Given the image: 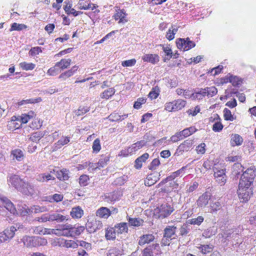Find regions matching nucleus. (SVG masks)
<instances>
[{
    "label": "nucleus",
    "instance_id": "f257e3e1",
    "mask_svg": "<svg viewBox=\"0 0 256 256\" xmlns=\"http://www.w3.org/2000/svg\"><path fill=\"white\" fill-rule=\"evenodd\" d=\"M255 176L254 167L248 168L242 174L238 190V194L240 202H248L253 194V182Z\"/></svg>",
    "mask_w": 256,
    "mask_h": 256
},
{
    "label": "nucleus",
    "instance_id": "f03ea898",
    "mask_svg": "<svg viewBox=\"0 0 256 256\" xmlns=\"http://www.w3.org/2000/svg\"><path fill=\"white\" fill-rule=\"evenodd\" d=\"M22 240L24 244L26 247H36L39 246H44L47 244L46 239L38 236H25Z\"/></svg>",
    "mask_w": 256,
    "mask_h": 256
},
{
    "label": "nucleus",
    "instance_id": "7ed1b4c3",
    "mask_svg": "<svg viewBox=\"0 0 256 256\" xmlns=\"http://www.w3.org/2000/svg\"><path fill=\"white\" fill-rule=\"evenodd\" d=\"M176 44L179 50H182L183 51L188 50L196 46L195 42L190 40L188 38L177 39Z\"/></svg>",
    "mask_w": 256,
    "mask_h": 256
},
{
    "label": "nucleus",
    "instance_id": "20e7f679",
    "mask_svg": "<svg viewBox=\"0 0 256 256\" xmlns=\"http://www.w3.org/2000/svg\"><path fill=\"white\" fill-rule=\"evenodd\" d=\"M194 141L190 139H188L182 143L177 148L174 153V156H180L184 152L189 151L193 146Z\"/></svg>",
    "mask_w": 256,
    "mask_h": 256
},
{
    "label": "nucleus",
    "instance_id": "39448f33",
    "mask_svg": "<svg viewBox=\"0 0 256 256\" xmlns=\"http://www.w3.org/2000/svg\"><path fill=\"white\" fill-rule=\"evenodd\" d=\"M19 192L24 195L32 196L36 193V190L32 184L24 180Z\"/></svg>",
    "mask_w": 256,
    "mask_h": 256
},
{
    "label": "nucleus",
    "instance_id": "423d86ee",
    "mask_svg": "<svg viewBox=\"0 0 256 256\" xmlns=\"http://www.w3.org/2000/svg\"><path fill=\"white\" fill-rule=\"evenodd\" d=\"M24 181V180L21 178L18 175L11 174L8 177V184L14 187L18 192Z\"/></svg>",
    "mask_w": 256,
    "mask_h": 256
},
{
    "label": "nucleus",
    "instance_id": "0eeeda50",
    "mask_svg": "<svg viewBox=\"0 0 256 256\" xmlns=\"http://www.w3.org/2000/svg\"><path fill=\"white\" fill-rule=\"evenodd\" d=\"M16 230V228L12 226L10 229L6 228L0 232V242H4L11 240L14 236Z\"/></svg>",
    "mask_w": 256,
    "mask_h": 256
},
{
    "label": "nucleus",
    "instance_id": "6e6552de",
    "mask_svg": "<svg viewBox=\"0 0 256 256\" xmlns=\"http://www.w3.org/2000/svg\"><path fill=\"white\" fill-rule=\"evenodd\" d=\"M158 218H164L169 216L174 210L173 207L168 204H162L158 210Z\"/></svg>",
    "mask_w": 256,
    "mask_h": 256
},
{
    "label": "nucleus",
    "instance_id": "1a4fd4ad",
    "mask_svg": "<svg viewBox=\"0 0 256 256\" xmlns=\"http://www.w3.org/2000/svg\"><path fill=\"white\" fill-rule=\"evenodd\" d=\"M102 227V222L98 220H92L88 221L86 224V228L89 233H94L96 230L100 229Z\"/></svg>",
    "mask_w": 256,
    "mask_h": 256
},
{
    "label": "nucleus",
    "instance_id": "9d476101",
    "mask_svg": "<svg viewBox=\"0 0 256 256\" xmlns=\"http://www.w3.org/2000/svg\"><path fill=\"white\" fill-rule=\"evenodd\" d=\"M0 200L2 202L3 206L6 210L13 214L17 213V210L14 204L6 197L0 194Z\"/></svg>",
    "mask_w": 256,
    "mask_h": 256
},
{
    "label": "nucleus",
    "instance_id": "9b49d317",
    "mask_svg": "<svg viewBox=\"0 0 256 256\" xmlns=\"http://www.w3.org/2000/svg\"><path fill=\"white\" fill-rule=\"evenodd\" d=\"M96 6V4L90 3V0H80L76 8L80 10H94Z\"/></svg>",
    "mask_w": 256,
    "mask_h": 256
},
{
    "label": "nucleus",
    "instance_id": "f8f14e48",
    "mask_svg": "<svg viewBox=\"0 0 256 256\" xmlns=\"http://www.w3.org/2000/svg\"><path fill=\"white\" fill-rule=\"evenodd\" d=\"M210 195L208 192H204L200 196L197 200V205L199 207H205L208 204Z\"/></svg>",
    "mask_w": 256,
    "mask_h": 256
},
{
    "label": "nucleus",
    "instance_id": "ddd939ff",
    "mask_svg": "<svg viewBox=\"0 0 256 256\" xmlns=\"http://www.w3.org/2000/svg\"><path fill=\"white\" fill-rule=\"evenodd\" d=\"M68 216H64L58 212L50 214V221H56L58 222H63L68 219Z\"/></svg>",
    "mask_w": 256,
    "mask_h": 256
},
{
    "label": "nucleus",
    "instance_id": "4468645a",
    "mask_svg": "<svg viewBox=\"0 0 256 256\" xmlns=\"http://www.w3.org/2000/svg\"><path fill=\"white\" fill-rule=\"evenodd\" d=\"M142 58L144 62L156 64L159 62L160 57L156 54H146L143 56Z\"/></svg>",
    "mask_w": 256,
    "mask_h": 256
},
{
    "label": "nucleus",
    "instance_id": "2eb2a0df",
    "mask_svg": "<svg viewBox=\"0 0 256 256\" xmlns=\"http://www.w3.org/2000/svg\"><path fill=\"white\" fill-rule=\"evenodd\" d=\"M160 174L157 172L148 174L146 178V180L145 181V185L150 186L154 184L160 179Z\"/></svg>",
    "mask_w": 256,
    "mask_h": 256
},
{
    "label": "nucleus",
    "instance_id": "dca6fc26",
    "mask_svg": "<svg viewBox=\"0 0 256 256\" xmlns=\"http://www.w3.org/2000/svg\"><path fill=\"white\" fill-rule=\"evenodd\" d=\"M176 229L177 228L174 225L166 226L164 230V237L174 238V237L172 236L176 235Z\"/></svg>",
    "mask_w": 256,
    "mask_h": 256
},
{
    "label": "nucleus",
    "instance_id": "f3484780",
    "mask_svg": "<svg viewBox=\"0 0 256 256\" xmlns=\"http://www.w3.org/2000/svg\"><path fill=\"white\" fill-rule=\"evenodd\" d=\"M17 213L16 214H20L22 216H25L27 215L30 212V209L24 204L20 202L18 204Z\"/></svg>",
    "mask_w": 256,
    "mask_h": 256
},
{
    "label": "nucleus",
    "instance_id": "a211bd4d",
    "mask_svg": "<svg viewBox=\"0 0 256 256\" xmlns=\"http://www.w3.org/2000/svg\"><path fill=\"white\" fill-rule=\"evenodd\" d=\"M154 239V236L152 234H144L140 237L138 244L143 246L146 244H148L152 242Z\"/></svg>",
    "mask_w": 256,
    "mask_h": 256
},
{
    "label": "nucleus",
    "instance_id": "6ab92c4d",
    "mask_svg": "<svg viewBox=\"0 0 256 256\" xmlns=\"http://www.w3.org/2000/svg\"><path fill=\"white\" fill-rule=\"evenodd\" d=\"M36 179L38 182H44L50 180H54L55 178L50 174L42 173L36 175Z\"/></svg>",
    "mask_w": 256,
    "mask_h": 256
},
{
    "label": "nucleus",
    "instance_id": "aec40b11",
    "mask_svg": "<svg viewBox=\"0 0 256 256\" xmlns=\"http://www.w3.org/2000/svg\"><path fill=\"white\" fill-rule=\"evenodd\" d=\"M116 232L118 234L127 233L128 232V224L126 222H120L114 226Z\"/></svg>",
    "mask_w": 256,
    "mask_h": 256
},
{
    "label": "nucleus",
    "instance_id": "412c9836",
    "mask_svg": "<svg viewBox=\"0 0 256 256\" xmlns=\"http://www.w3.org/2000/svg\"><path fill=\"white\" fill-rule=\"evenodd\" d=\"M110 215V210L106 207H101L96 212V216L102 218H107Z\"/></svg>",
    "mask_w": 256,
    "mask_h": 256
},
{
    "label": "nucleus",
    "instance_id": "4be33fe9",
    "mask_svg": "<svg viewBox=\"0 0 256 256\" xmlns=\"http://www.w3.org/2000/svg\"><path fill=\"white\" fill-rule=\"evenodd\" d=\"M148 157L149 154L148 153H144L140 156L138 158L135 160V168L137 169L140 168L142 166V162H145Z\"/></svg>",
    "mask_w": 256,
    "mask_h": 256
},
{
    "label": "nucleus",
    "instance_id": "5701e85b",
    "mask_svg": "<svg viewBox=\"0 0 256 256\" xmlns=\"http://www.w3.org/2000/svg\"><path fill=\"white\" fill-rule=\"evenodd\" d=\"M78 66H74L73 67H72L70 70L61 74L58 78H59L65 80L67 78L74 75V74L78 70Z\"/></svg>",
    "mask_w": 256,
    "mask_h": 256
},
{
    "label": "nucleus",
    "instance_id": "b1692460",
    "mask_svg": "<svg viewBox=\"0 0 256 256\" xmlns=\"http://www.w3.org/2000/svg\"><path fill=\"white\" fill-rule=\"evenodd\" d=\"M243 142L242 138L238 134H232L230 140V144L232 146H240Z\"/></svg>",
    "mask_w": 256,
    "mask_h": 256
},
{
    "label": "nucleus",
    "instance_id": "393cba45",
    "mask_svg": "<svg viewBox=\"0 0 256 256\" xmlns=\"http://www.w3.org/2000/svg\"><path fill=\"white\" fill-rule=\"evenodd\" d=\"M186 166H182L178 170L172 172L169 176H167L170 181L173 180L176 178L178 176H182L184 173Z\"/></svg>",
    "mask_w": 256,
    "mask_h": 256
},
{
    "label": "nucleus",
    "instance_id": "a878e982",
    "mask_svg": "<svg viewBox=\"0 0 256 256\" xmlns=\"http://www.w3.org/2000/svg\"><path fill=\"white\" fill-rule=\"evenodd\" d=\"M11 155L18 161H22L24 160V155L23 151L20 149L16 148L11 151Z\"/></svg>",
    "mask_w": 256,
    "mask_h": 256
},
{
    "label": "nucleus",
    "instance_id": "bb28decb",
    "mask_svg": "<svg viewBox=\"0 0 256 256\" xmlns=\"http://www.w3.org/2000/svg\"><path fill=\"white\" fill-rule=\"evenodd\" d=\"M206 96V93L203 88H199L198 90H195L192 94V100H200Z\"/></svg>",
    "mask_w": 256,
    "mask_h": 256
},
{
    "label": "nucleus",
    "instance_id": "cd10ccee",
    "mask_svg": "<svg viewBox=\"0 0 256 256\" xmlns=\"http://www.w3.org/2000/svg\"><path fill=\"white\" fill-rule=\"evenodd\" d=\"M127 220L128 222V224L130 226H139L142 224L144 220L139 218H131L129 216L127 217Z\"/></svg>",
    "mask_w": 256,
    "mask_h": 256
},
{
    "label": "nucleus",
    "instance_id": "c85d7f7f",
    "mask_svg": "<svg viewBox=\"0 0 256 256\" xmlns=\"http://www.w3.org/2000/svg\"><path fill=\"white\" fill-rule=\"evenodd\" d=\"M128 114L119 115L118 113L114 112L108 116L110 120L112 122H119L128 118Z\"/></svg>",
    "mask_w": 256,
    "mask_h": 256
},
{
    "label": "nucleus",
    "instance_id": "c756f323",
    "mask_svg": "<svg viewBox=\"0 0 256 256\" xmlns=\"http://www.w3.org/2000/svg\"><path fill=\"white\" fill-rule=\"evenodd\" d=\"M44 135L45 132H44L38 131L34 132L32 134L30 138V140L33 142L37 143L44 136Z\"/></svg>",
    "mask_w": 256,
    "mask_h": 256
},
{
    "label": "nucleus",
    "instance_id": "7c9ffc66",
    "mask_svg": "<svg viewBox=\"0 0 256 256\" xmlns=\"http://www.w3.org/2000/svg\"><path fill=\"white\" fill-rule=\"evenodd\" d=\"M126 14L124 10H120L117 13L114 15L116 20H120L118 23H125L127 22L126 19Z\"/></svg>",
    "mask_w": 256,
    "mask_h": 256
},
{
    "label": "nucleus",
    "instance_id": "2f4dec72",
    "mask_svg": "<svg viewBox=\"0 0 256 256\" xmlns=\"http://www.w3.org/2000/svg\"><path fill=\"white\" fill-rule=\"evenodd\" d=\"M83 210L80 207L77 206L72 208L70 212V216L73 218H79L83 215Z\"/></svg>",
    "mask_w": 256,
    "mask_h": 256
},
{
    "label": "nucleus",
    "instance_id": "473e14b6",
    "mask_svg": "<svg viewBox=\"0 0 256 256\" xmlns=\"http://www.w3.org/2000/svg\"><path fill=\"white\" fill-rule=\"evenodd\" d=\"M116 230L114 228H108L106 230L105 236L107 240H114L116 238Z\"/></svg>",
    "mask_w": 256,
    "mask_h": 256
},
{
    "label": "nucleus",
    "instance_id": "72a5a7b5",
    "mask_svg": "<svg viewBox=\"0 0 256 256\" xmlns=\"http://www.w3.org/2000/svg\"><path fill=\"white\" fill-rule=\"evenodd\" d=\"M56 178L61 180H66L69 178L68 170L63 169L58 171L56 174Z\"/></svg>",
    "mask_w": 256,
    "mask_h": 256
},
{
    "label": "nucleus",
    "instance_id": "f704fd0d",
    "mask_svg": "<svg viewBox=\"0 0 256 256\" xmlns=\"http://www.w3.org/2000/svg\"><path fill=\"white\" fill-rule=\"evenodd\" d=\"M70 59H62L60 62H56V66H58L60 70L68 68L70 64Z\"/></svg>",
    "mask_w": 256,
    "mask_h": 256
},
{
    "label": "nucleus",
    "instance_id": "c9c22d12",
    "mask_svg": "<svg viewBox=\"0 0 256 256\" xmlns=\"http://www.w3.org/2000/svg\"><path fill=\"white\" fill-rule=\"evenodd\" d=\"M192 226L188 224H183L180 228V235L181 236H186L190 231Z\"/></svg>",
    "mask_w": 256,
    "mask_h": 256
},
{
    "label": "nucleus",
    "instance_id": "e433bc0d",
    "mask_svg": "<svg viewBox=\"0 0 256 256\" xmlns=\"http://www.w3.org/2000/svg\"><path fill=\"white\" fill-rule=\"evenodd\" d=\"M115 93V90L114 88H109L105 90L100 95L102 98L108 99Z\"/></svg>",
    "mask_w": 256,
    "mask_h": 256
},
{
    "label": "nucleus",
    "instance_id": "4c0bfd02",
    "mask_svg": "<svg viewBox=\"0 0 256 256\" xmlns=\"http://www.w3.org/2000/svg\"><path fill=\"white\" fill-rule=\"evenodd\" d=\"M146 142L145 140H140L134 144L130 146V148L132 150L133 152L142 148V146L146 145Z\"/></svg>",
    "mask_w": 256,
    "mask_h": 256
},
{
    "label": "nucleus",
    "instance_id": "58836bf2",
    "mask_svg": "<svg viewBox=\"0 0 256 256\" xmlns=\"http://www.w3.org/2000/svg\"><path fill=\"white\" fill-rule=\"evenodd\" d=\"M212 170L214 172V176L216 180L218 178L226 176L225 170H219L218 168L216 166H213Z\"/></svg>",
    "mask_w": 256,
    "mask_h": 256
},
{
    "label": "nucleus",
    "instance_id": "ea45409f",
    "mask_svg": "<svg viewBox=\"0 0 256 256\" xmlns=\"http://www.w3.org/2000/svg\"><path fill=\"white\" fill-rule=\"evenodd\" d=\"M85 228L84 226H78L77 227L72 226L71 229L72 236L80 235L84 232Z\"/></svg>",
    "mask_w": 256,
    "mask_h": 256
},
{
    "label": "nucleus",
    "instance_id": "a19ab883",
    "mask_svg": "<svg viewBox=\"0 0 256 256\" xmlns=\"http://www.w3.org/2000/svg\"><path fill=\"white\" fill-rule=\"evenodd\" d=\"M203 89L206 93V96H207L208 97H212L216 95L218 92V90L214 86H212L210 88L207 87Z\"/></svg>",
    "mask_w": 256,
    "mask_h": 256
},
{
    "label": "nucleus",
    "instance_id": "79ce46f5",
    "mask_svg": "<svg viewBox=\"0 0 256 256\" xmlns=\"http://www.w3.org/2000/svg\"><path fill=\"white\" fill-rule=\"evenodd\" d=\"M204 218L202 216H198L196 218H192L188 220V222L189 224H194L200 226L204 221Z\"/></svg>",
    "mask_w": 256,
    "mask_h": 256
},
{
    "label": "nucleus",
    "instance_id": "37998d69",
    "mask_svg": "<svg viewBox=\"0 0 256 256\" xmlns=\"http://www.w3.org/2000/svg\"><path fill=\"white\" fill-rule=\"evenodd\" d=\"M122 254V251L119 248H112L108 250L107 256H120Z\"/></svg>",
    "mask_w": 256,
    "mask_h": 256
},
{
    "label": "nucleus",
    "instance_id": "c03bdc74",
    "mask_svg": "<svg viewBox=\"0 0 256 256\" xmlns=\"http://www.w3.org/2000/svg\"><path fill=\"white\" fill-rule=\"evenodd\" d=\"M27 28V26L24 24H20L16 22L13 23L11 25V28L10 30V32L13 30H22L24 29Z\"/></svg>",
    "mask_w": 256,
    "mask_h": 256
},
{
    "label": "nucleus",
    "instance_id": "a18cd8bd",
    "mask_svg": "<svg viewBox=\"0 0 256 256\" xmlns=\"http://www.w3.org/2000/svg\"><path fill=\"white\" fill-rule=\"evenodd\" d=\"M160 88L156 86L153 88L152 90L150 92L148 96L151 99H156L159 95Z\"/></svg>",
    "mask_w": 256,
    "mask_h": 256
},
{
    "label": "nucleus",
    "instance_id": "49530a36",
    "mask_svg": "<svg viewBox=\"0 0 256 256\" xmlns=\"http://www.w3.org/2000/svg\"><path fill=\"white\" fill-rule=\"evenodd\" d=\"M118 199V194L115 192L108 193L105 196L106 201L108 202H115Z\"/></svg>",
    "mask_w": 256,
    "mask_h": 256
},
{
    "label": "nucleus",
    "instance_id": "de8ad7c7",
    "mask_svg": "<svg viewBox=\"0 0 256 256\" xmlns=\"http://www.w3.org/2000/svg\"><path fill=\"white\" fill-rule=\"evenodd\" d=\"M20 67L24 70H32L35 68L36 65L32 63H27L22 62L20 64Z\"/></svg>",
    "mask_w": 256,
    "mask_h": 256
},
{
    "label": "nucleus",
    "instance_id": "09e8293b",
    "mask_svg": "<svg viewBox=\"0 0 256 256\" xmlns=\"http://www.w3.org/2000/svg\"><path fill=\"white\" fill-rule=\"evenodd\" d=\"M224 120H226L233 121L234 120V116L232 115V112L230 110L225 108L224 110Z\"/></svg>",
    "mask_w": 256,
    "mask_h": 256
},
{
    "label": "nucleus",
    "instance_id": "8fccbe9b",
    "mask_svg": "<svg viewBox=\"0 0 256 256\" xmlns=\"http://www.w3.org/2000/svg\"><path fill=\"white\" fill-rule=\"evenodd\" d=\"M173 102L174 104L176 110L182 109L186 104V101L181 99L177 100H176Z\"/></svg>",
    "mask_w": 256,
    "mask_h": 256
},
{
    "label": "nucleus",
    "instance_id": "3c124183",
    "mask_svg": "<svg viewBox=\"0 0 256 256\" xmlns=\"http://www.w3.org/2000/svg\"><path fill=\"white\" fill-rule=\"evenodd\" d=\"M229 82L232 83L234 86H239L242 82L238 77L230 75Z\"/></svg>",
    "mask_w": 256,
    "mask_h": 256
},
{
    "label": "nucleus",
    "instance_id": "603ef678",
    "mask_svg": "<svg viewBox=\"0 0 256 256\" xmlns=\"http://www.w3.org/2000/svg\"><path fill=\"white\" fill-rule=\"evenodd\" d=\"M61 70L59 68L58 66H56V64L53 67L50 68L48 71L47 74L50 76H56L57 75Z\"/></svg>",
    "mask_w": 256,
    "mask_h": 256
},
{
    "label": "nucleus",
    "instance_id": "864d4df0",
    "mask_svg": "<svg viewBox=\"0 0 256 256\" xmlns=\"http://www.w3.org/2000/svg\"><path fill=\"white\" fill-rule=\"evenodd\" d=\"M110 160V158L108 156H102L99 160L98 165L100 168H104L107 164L108 162Z\"/></svg>",
    "mask_w": 256,
    "mask_h": 256
},
{
    "label": "nucleus",
    "instance_id": "5fc2aeb1",
    "mask_svg": "<svg viewBox=\"0 0 256 256\" xmlns=\"http://www.w3.org/2000/svg\"><path fill=\"white\" fill-rule=\"evenodd\" d=\"M210 209L211 212H216L218 210H220L222 208L221 204L220 202L216 201L214 202H212L210 204Z\"/></svg>",
    "mask_w": 256,
    "mask_h": 256
},
{
    "label": "nucleus",
    "instance_id": "6e6d98bb",
    "mask_svg": "<svg viewBox=\"0 0 256 256\" xmlns=\"http://www.w3.org/2000/svg\"><path fill=\"white\" fill-rule=\"evenodd\" d=\"M178 28H174L172 30L170 28L166 34V38L169 40H172L174 38V35L178 32Z\"/></svg>",
    "mask_w": 256,
    "mask_h": 256
},
{
    "label": "nucleus",
    "instance_id": "4d7b16f0",
    "mask_svg": "<svg viewBox=\"0 0 256 256\" xmlns=\"http://www.w3.org/2000/svg\"><path fill=\"white\" fill-rule=\"evenodd\" d=\"M90 107L80 106L78 109L76 111V114L78 116H82L89 112Z\"/></svg>",
    "mask_w": 256,
    "mask_h": 256
},
{
    "label": "nucleus",
    "instance_id": "13d9d810",
    "mask_svg": "<svg viewBox=\"0 0 256 256\" xmlns=\"http://www.w3.org/2000/svg\"><path fill=\"white\" fill-rule=\"evenodd\" d=\"M70 137L62 136L58 141L56 144V146L60 148L62 146H64L70 142Z\"/></svg>",
    "mask_w": 256,
    "mask_h": 256
},
{
    "label": "nucleus",
    "instance_id": "bf43d9fd",
    "mask_svg": "<svg viewBox=\"0 0 256 256\" xmlns=\"http://www.w3.org/2000/svg\"><path fill=\"white\" fill-rule=\"evenodd\" d=\"M92 148L94 152L98 153L100 152L101 149V146L100 144V140L98 138H96L94 140Z\"/></svg>",
    "mask_w": 256,
    "mask_h": 256
},
{
    "label": "nucleus",
    "instance_id": "052dcab7",
    "mask_svg": "<svg viewBox=\"0 0 256 256\" xmlns=\"http://www.w3.org/2000/svg\"><path fill=\"white\" fill-rule=\"evenodd\" d=\"M232 238H233L232 240L233 246H235L236 247L238 246L239 244L242 243L240 236L238 234H233Z\"/></svg>",
    "mask_w": 256,
    "mask_h": 256
},
{
    "label": "nucleus",
    "instance_id": "680f3d73",
    "mask_svg": "<svg viewBox=\"0 0 256 256\" xmlns=\"http://www.w3.org/2000/svg\"><path fill=\"white\" fill-rule=\"evenodd\" d=\"M199 248L201 250L202 254H206L212 251L213 246L212 245H202Z\"/></svg>",
    "mask_w": 256,
    "mask_h": 256
},
{
    "label": "nucleus",
    "instance_id": "e2e57ef3",
    "mask_svg": "<svg viewBox=\"0 0 256 256\" xmlns=\"http://www.w3.org/2000/svg\"><path fill=\"white\" fill-rule=\"evenodd\" d=\"M34 221H38L40 222H46L50 221V214H44L40 217H38L34 220Z\"/></svg>",
    "mask_w": 256,
    "mask_h": 256
},
{
    "label": "nucleus",
    "instance_id": "0e129e2a",
    "mask_svg": "<svg viewBox=\"0 0 256 256\" xmlns=\"http://www.w3.org/2000/svg\"><path fill=\"white\" fill-rule=\"evenodd\" d=\"M146 99L144 98H140L134 104V108L138 110L141 108V106L146 102Z\"/></svg>",
    "mask_w": 256,
    "mask_h": 256
},
{
    "label": "nucleus",
    "instance_id": "69168bd1",
    "mask_svg": "<svg viewBox=\"0 0 256 256\" xmlns=\"http://www.w3.org/2000/svg\"><path fill=\"white\" fill-rule=\"evenodd\" d=\"M78 246V242L72 240H66L65 247L66 248H77Z\"/></svg>",
    "mask_w": 256,
    "mask_h": 256
},
{
    "label": "nucleus",
    "instance_id": "338daca9",
    "mask_svg": "<svg viewBox=\"0 0 256 256\" xmlns=\"http://www.w3.org/2000/svg\"><path fill=\"white\" fill-rule=\"evenodd\" d=\"M136 63V60L132 58L129 60H124L122 63V66L124 67H129L134 66Z\"/></svg>",
    "mask_w": 256,
    "mask_h": 256
},
{
    "label": "nucleus",
    "instance_id": "774afa93",
    "mask_svg": "<svg viewBox=\"0 0 256 256\" xmlns=\"http://www.w3.org/2000/svg\"><path fill=\"white\" fill-rule=\"evenodd\" d=\"M202 166L206 170H210L212 168H213V166H216V164H214L213 161H211L208 160H206L202 164Z\"/></svg>",
    "mask_w": 256,
    "mask_h": 256
}]
</instances>
